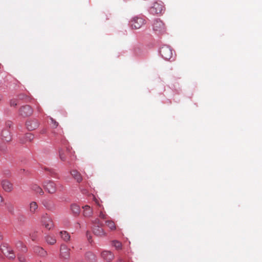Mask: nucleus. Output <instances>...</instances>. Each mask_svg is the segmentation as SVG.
Segmentation results:
<instances>
[{
  "instance_id": "f257e3e1",
  "label": "nucleus",
  "mask_w": 262,
  "mask_h": 262,
  "mask_svg": "<svg viewBox=\"0 0 262 262\" xmlns=\"http://www.w3.org/2000/svg\"><path fill=\"white\" fill-rule=\"evenodd\" d=\"M59 155L61 161L68 162H70L75 158V152L69 147H67L65 149H60L59 150Z\"/></svg>"
},
{
  "instance_id": "f03ea898",
  "label": "nucleus",
  "mask_w": 262,
  "mask_h": 262,
  "mask_svg": "<svg viewBox=\"0 0 262 262\" xmlns=\"http://www.w3.org/2000/svg\"><path fill=\"white\" fill-rule=\"evenodd\" d=\"M153 29L159 34H163L166 31L164 24L160 19H156L153 24Z\"/></svg>"
},
{
  "instance_id": "7ed1b4c3",
  "label": "nucleus",
  "mask_w": 262,
  "mask_h": 262,
  "mask_svg": "<svg viewBox=\"0 0 262 262\" xmlns=\"http://www.w3.org/2000/svg\"><path fill=\"white\" fill-rule=\"evenodd\" d=\"M130 23L133 29H138L145 24V20L143 18L135 17L133 18Z\"/></svg>"
},
{
  "instance_id": "20e7f679",
  "label": "nucleus",
  "mask_w": 262,
  "mask_h": 262,
  "mask_svg": "<svg viewBox=\"0 0 262 262\" xmlns=\"http://www.w3.org/2000/svg\"><path fill=\"white\" fill-rule=\"evenodd\" d=\"M163 11L164 6L163 3L161 2L154 3L153 6L150 8V12L153 14H162Z\"/></svg>"
},
{
  "instance_id": "39448f33",
  "label": "nucleus",
  "mask_w": 262,
  "mask_h": 262,
  "mask_svg": "<svg viewBox=\"0 0 262 262\" xmlns=\"http://www.w3.org/2000/svg\"><path fill=\"white\" fill-rule=\"evenodd\" d=\"M43 187L48 192L51 194L54 193L56 191L55 183L52 181H46L42 184Z\"/></svg>"
},
{
  "instance_id": "423d86ee",
  "label": "nucleus",
  "mask_w": 262,
  "mask_h": 262,
  "mask_svg": "<svg viewBox=\"0 0 262 262\" xmlns=\"http://www.w3.org/2000/svg\"><path fill=\"white\" fill-rule=\"evenodd\" d=\"M161 56L165 59L169 60L172 56V51L171 49L168 46H163L160 49Z\"/></svg>"
},
{
  "instance_id": "0eeeda50",
  "label": "nucleus",
  "mask_w": 262,
  "mask_h": 262,
  "mask_svg": "<svg viewBox=\"0 0 262 262\" xmlns=\"http://www.w3.org/2000/svg\"><path fill=\"white\" fill-rule=\"evenodd\" d=\"M41 222L42 225L48 230H50L54 227V223L51 217L47 214L43 215L41 217Z\"/></svg>"
},
{
  "instance_id": "6e6552de",
  "label": "nucleus",
  "mask_w": 262,
  "mask_h": 262,
  "mask_svg": "<svg viewBox=\"0 0 262 262\" xmlns=\"http://www.w3.org/2000/svg\"><path fill=\"white\" fill-rule=\"evenodd\" d=\"M33 108L29 105L22 106L19 108V114L23 117H27L33 114Z\"/></svg>"
},
{
  "instance_id": "1a4fd4ad",
  "label": "nucleus",
  "mask_w": 262,
  "mask_h": 262,
  "mask_svg": "<svg viewBox=\"0 0 262 262\" xmlns=\"http://www.w3.org/2000/svg\"><path fill=\"white\" fill-rule=\"evenodd\" d=\"M42 204L49 211L54 212L56 210L55 204L51 200L44 199L42 201Z\"/></svg>"
},
{
  "instance_id": "9d476101",
  "label": "nucleus",
  "mask_w": 262,
  "mask_h": 262,
  "mask_svg": "<svg viewBox=\"0 0 262 262\" xmlns=\"http://www.w3.org/2000/svg\"><path fill=\"white\" fill-rule=\"evenodd\" d=\"M1 187L5 191L7 192H10L13 189V184L8 180H3L1 181Z\"/></svg>"
},
{
  "instance_id": "9b49d317",
  "label": "nucleus",
  "mask_w": 262,
  "mask_h": 262,
  "mask_svg": "<svg viewBox=\"0 0 262 262\" xmlns=\"http://www.w3.org/2000/svg\"><path fill=\"white\" fill-rule=\"evenodd\" d=\"M70 249L64 245L60 247V257L64 260H68L70 257Z\"/></svg>"
},
{
  "instance_id": "f8f14e48",
  "label": "nucleus",
  "mask_w": 262,
  "mask_h": 262,
  "mask_svg": "<svg viewBox=\"0 0 262 262\" xmlns=\"http://www.w3.org/2000/svg\"><path fill=\"white\" fill-rule=\"evenodd\" d=\"M101 257L104 260L110 262L114 258V255L111 251L103 250L101 253Z\"/></svg>"
},
{
  "instance_id": "ddd939ff",
  "label": "nucleus",
  "mask_w": 262,
  "mask_h": 262,
  "mask_svg": "<svg viewBox=\"0 0 262 262\" xmlns=\"http://www.w3.org/2000/svg\"><path fill=\"white\" fill-rule=\"evenodd\" d=\"M39 126L38 121L35 119H30L26 122V127L29 130H33L36 129Z\"/></svg>"
},
{
  "instance_id": "4468645a",
  "label": "nucleus",
  "mask_w": 262,
  "mask_h": 262,
  "mask_svg": "<svg viewBox=\"0 0 262 262\" xmlns=\"http://www.w3.org/2000/svg\"><path fill=\"white\" fill-rule=\"evenodd\" d=\"M103 226H95L92 227L94 234L98 236H104L106 235V232L102 228Z\"/></svg>"
},
{
  "instance_id": "2eb2a0df",
  "label": "nucleus",
  "mask_w": 262,
  "mask_h": 262,
  "mask_svg": "<svg viewBox=\"0 0 262 262\" xmlns=\"http://www.w3.org/2000/svg\"><path fill=\"white\" fill-rule=\"evenodd\" d=\"M19 141L21 144L31 142L34 139V135L31 133H27L19 137Z\"/></svg>"
},
{
  "instance_id": "dca6fc26",
  "label": "nucleus",
  "mask_w": 262,
  "mask_h": 262,
  "mask_svg": "<svg viewBox=\"0 0 262 262\" xmlns=\"http://www.w3.org/2000/svg\"><path fill=\"white\" fill-rule=\"evenodd\" d=\"M1 252L10 259H14L15 258V254L11 248L6 247L4 249H1Z\"/></svg>"
},
{
  "instance_id": "f3484780",
  "label": "nucleus",
  "mask_w": 262,
  "mask_h": 262,
  "mask_svg": "<svg viewBox=\"0 0 262 262\" xmlns=\"http://www.w3.org/2000/svg\"><path fill=\"white\" fill-rule=\"evenodd\" d=\"M38 210V205L35 201H32L28 206V211L31 214H35Z\"/></svg>"
},
{
  "instance_id": "a211bd4d",
  "label": "nucleus",
  "mask_w": 262,
  "mask_h": 262,
  "mask_svg": "<svg viewBox=\"0 0 262 262\" xmlns=\"http://www.w3.org/2000/svg\"><path fill=\"white\" fill-rule=\"evenodd\" d=\"M1 140L6 142H9L11 140V136L9 130H3L1 133Z\"/></svg>"
},
{
  "instance_id": "6ab92c4d",
  "label": "nucleus",
  "mask_w": 262,
  "mask_h": 262,
  "mask_svg": "<svg viewBox=\"0 0 262 262\" xmlns=\"http://www.w3.org/2000/svg\"><path fill=\"white\" fill-rule=\"evenodd\" d=\"M33 252L40 256L44 257L47 255V252L42 248L39 246L34 247Z\"/></svg>"
},
{
  "instance_id": "aec40b11",
  "label": "nucleus",
  "mask_w": 262,
  "mask_h": 262,
  "mask_svg": "<svg viewBox=\"0 0 262 262\" xmlns=\"http://www.w3.org/2000/svg\"><path fill=\"white\" fill-rule=\"evenodd\" d=\"M83 209V214L85 217H91L93 213V209L89 205H85L82 207Z\"/></svg>"
},
{
  "instance_id": "412c9836",
  "label": "nucleus",
  "mask_w": 262,
  "mask_h": 262,
  "mask_svg": "<svg viewBox=\"0 0 262 262\" xmlns=\"http://www.w3.org/2000/svg\"><path fill=\"white\" fill-rule=\"evenodd\" d=\"M71 174L73 178L76 180L78 183H80L82 180V177L81 174L77 170H73L71 171Z\"/></svg>"
},
{
  "instance_id": "4be33fe9",
  "label": "nucleus",
  "mask_w": 262,
  "mask_h": 262,
  "mask_svg": "<svg viewBox=\"0 0 262 262\" xmlns=\"http://www.w3.org/2000/svg\"><path fill=\"white\" fill-rule=\"evenodd\" d=\"M31 189L36 193H39L40 195H42L44 194V191H43L42 189L37 184H32L31 186Z\"/></svg>"
},
{
  "instance_id": "5701e85b",
  "label": "nucleus",
  "mask_w": 262,
  "mask_h": 262,
  "mask_svg": "<svg viewBox=\"0 0 262 262\" xmlns=\"http://www.w3.org/2000/svg\"><path fill=\"white\" fill-rule=\"evenodd\" d=\"M71 210L75 215H78L80 212V207L76 204L71 205Z\"/></svg>"
},
{
  "instance_id": "b1692460",
  "label": "nucleus",
  "mask_w": 262,
  "mask_h": 262,
  "mask_svg": "<svg viewBox=\"0 0 262 262\" xmlns=\"http://www.w3.org/2000/svg\"><path fill=\"white\" fill-rule=\"evenodd\" d=\"M85 257L90 262H95L96 261V255L91 252H88L85 254Z\"/></svg>"
},
{
  "instance_id": "393cba45",
  "label": "nucleus",
  "mask_w": 262,
  "mask_h": 262,
  "mask_svg": "<svg viewBox=\"0 0 262 262\" xmlns=\"http://www.w3.org/2000/svg\"><path fill=\"white\" fill-rule=\"evenodd\" d=\"M45 240L46 242L50 245H54L56 242L55 237L52 235H47L45 237Z\"/></svg>"
},
{
  "instance_id": "a878e982",
  "label": "nucleus",
  "mask_w": 262,
  "mask_h": 262,
  "mask_svg": "<svg viewBox=\"0 0 262 262\" xmlns=\"http://www.w3.org/2000/svg\"><path fill=\"white\" fill-rule=\"evenodd\" d=\"M60 234L61 238L65 242H68L70 240V235L68 232L62 231L60 232Z\"/></svg>"
},
{
  "instance_id": "bb28decb",
  "label": "nucleus",
  "mask_w": 262,
  "mask_h": 262,
  "mask_svg": "<svg viewBox=\"0 0 262 262\" xmlns=\"http://www.w3.org/2000/svg\"><path fill=\"white\" fill-rule=\"evenodd\" d=\"M16 246L18 249L21 251L26 252L27 251V248L26 245L21 241L17 242Z\"/></svg>"
},
{
  "instance_id": "cd10ccee",
  "label": "nucleus",
  "mask_w": 262,
  "mask_h": 262,
  "mask_svg": "<svg viewBox=\"0 0 262 262\" xmlns=\"http://www.w3.org/2000/svg\"><path fill=\"white\" fill-rule=\"evenodd\" d=\"M5 205L8 212L11 214H13L14 213V207L13 205L10 202H7L5 203Z\"/></svg>"
},
{
  "instance_id": "c85d7f7f",
  "label": "nucleus",
  "mask_w": 262,
  "mask_h": 262,
  "mask_svg": "<svg viewBox=\"0 0 262 262\" xmlns=\"http://www.w3.org/2000/svg\"><path fill=\"white\" fill-rule=\"evenodd\" d=\"M106 225L110 228L112 231L115 230L116 226L115 223L111 220H107L105 221Z\"/></svg>"
},
{
  "instance_id": "c756f323",
  "label": "nucleus",
  "mask_w": 262,
  "mask_h": 262,
  "mask_svg": "<svg viewBox=\"0 0 262 262\" xmlns=\"http://www.w3.org/2000/svg\"><path fill=\"white\" fill-rule=\"evenodd\" d=\"M112 246L114 247L117 250H121L122 247L121 243L116 240H114L112 242Z\"/></svg>"
},
{
  "instance_id": "7c9ffc66",
  "label": "nucleus",
  "mask_w": 262,
  "mask_h": 262,
  "mask_svg": "<svg viewBox=\"0 0 262 262\" xmlns=\"http://www.w3.org/2000/svg\"><path fill=\"white\" fill-rule=\"evenodd\" d=\"M93 226H103V224L98 218L95 219L91 221Z\"/></svg>"
},
{
  "instance_id": "2f4dec72",
  "label": "nucleus",
  "mask_w": 262,
  "mask_h": 262,
  "mask_svg": "<svg viewBox=\"0 0 262 262\" xmlns=\"http://www.w3.org/2000/svg\"><path fill=\"white\" fill-rule=\"evenodd\" d=\"M104 210V208H102V210H100L99 217L103 220H105L107 219V215L106 214L105 212H104L103 210Z\"/></svg>"
},
{
  "instance_id": "473e14b6",
  "label": "nucleus",
  "mask_w": 262,
  "mask_h": 262,
  "mask_svg": "<svg viewBox=\"0 0 262 262\" xmlns=\"http://www.w3.org/2000/svg\"><path fill=\"white\" fill-rule=\"evenodd\" d=\"M3 175L6 178L10 177L11 176V173H10V170H4L3 172Z\"/></svg>"
},
{
  "instance_id": "72a5a7b5",
  "label": "nucleus",
  "mask_w": 262,
  "mask_h": 262,
  "mask_svg": "<svg viewBox=\"0 0 262 262\" xmlns=\"http://www.w3.org/2000/svg\"><path fill=\"white\" fill-rule=\"evenodd\" d=\"M17 258L20 262H25L26 261L25 257L23 255L18 254Z\"/></svg>"
},
{
  "instance_id": "f704fd0d",
  "label": "nucleus",
  "mask_w": 262,
  "mask_h": 262,
  "mask_svg": "<svg viewBox=\"0 0 262 262\" xmlns=\"http://www.w3.org/2000/svg\"><path fill=\"white\" fill-rule=\"evenodd\" d=\"M10 103L11 106H16L17 105V101L16 99H13L10 101Z\"/></svg>"
},
{
  "instance_id": "c9c22d12",
  "label": "nucleus",
  "mask_w": 262,
  "mask_h": 262,
  "mask_svg": "<svg viewBox=\"0 0 262 262\" xmlns=\"http://www.w3.org/2000/svg\"><path fill=\"white\" fill-rule=\"evenodd\" d=\"M50 120H51V123L53 124V127L54 128L57 127L58 125V123L52 118H50Z\"/></svg>"
},
{
  "instance_id": "e433bc0d",
  "label": "nucleus",
  "mask_w": 262,
  "mask_h": 262,
  "mask_svg": "<svg viewBox=\"0 0 262 262\" xmlns=\"http://www.w3.org/2000/svg\"><path fill=\"white\" fill-rule=\"evenodd\" d=\"M96 204H97V205L98 206H99V207H101V204L99 203V202L98 200H97L96 199H95V200H94Z\"/></svg>"
},
{
  "instance_id": "4c0bfd02",
  "label": "nucleus",
  "mask_w": 262,
  "mask_h": 262,
  "mask_svg": "<svg viewBox=\"0 0 262 262\" xmlns=\"http://www.w3.org/2000/svg\"><path fill=\"white\" fill-rule=\"evenodd\" d=\"M30 237L31 238L32 241H35L36 236L34 234H30Z\"/></svg>"
},
{
  "instance_id": "58836bf2",
  "label": "nucleus",
  "mask_w": 262,
  "mask_h": 262,
  "mask_svg": "<svg viewBox=\"0 0 262 262\" xmlns=\"http://www.w3.org/2000/svg\"><path fill=\"white\" fill-rule=\"evenodd\" d=\"M25 97L26 96L23 94H20L19 95H18V98L19 99H23L25 98Z\"/></svg>"
},
{
  "instance_id": "ea45409f",
  "label": "nucleus",
  "mask_w": 262,
  "mask_h": 262,
  "mask_svg": "<svg viewBox=\"0 0 262 262\" xmlns=\"http://www.w3.org/2000/svg\"><path fill=\"white\" fill-rule=\"evenodd\" d=\"M7 125L10 127L12 125V122L11 121H9L7 122Z\"/></svg>"
},
{
  "instance_id": "a19ab883",
  "label": "nucleus",
  "mask_w": 262,
  "mask_h": 262,
  "mask_svg": "<svg viewBox=\"0 0 262 262\" xmlns=\"http://www.w3.org/2000/svg\"><path fill=\"white\" fill-rule=\"evenodd\" d=\"M89 232H88H88H86V235H87V237H88V238L89 241H90V237H88V235H89Z\"/></svg>"
},
{
  "instance_id": "79ce46f5",
  "label": "nucleus",
  "mask_w": 262,
  "mask_h": 262,
  "mask_svg": "<svg viewBox=\"0 0 262 262\" xmlns=\"http://www.w3.org/2000/svg\"><path fill=\"white\" fill-rule=\"evenodd\" d=\"M3 199L1 197V202H3Z\"/></svg>"
}]
</instances>
